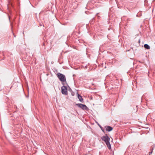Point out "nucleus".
Listing matches in <instances>:
<instances>
[{"mask_svg": "<svg viewBox=\"0 0 155 155\" xmlns=\"http://www.w3.org/2000/svg\"><path fill=\"white\" fill-rule=\"evenodd\" d=\"M101 139L105 142L108 148L109 149H110L111 148V147L110 143V138L108 136L107 134H106L105 136H102L101 137Z\"/></svg>", "mask_w": 155, "mask_h": 155, "instance_id": "1", "label": "nucleus"}, {"mask_svg": "<svg viewBox=\"0 0 155 155\" xmlns=\"http://www.w3.org/2000/svg\"><path fill=\"white\" fill-rule=\"evenodd\" d=\"M57 77L61 82H64L66 81V78L65 75L60 73H58L57 74Z\"/></svg>", "mask_w": 155, "mask_h": 155, "instance_id": "2", "label": "nucleus"}, {"mask_svg": "<svg viewBox=\"0 0 155 155\" xmlns=\"http://www.w3.org/2000/svg\"><path fill=\"white\" fill-rule=\"evenodd\" d=\"M76 105L84 110L87 111L89 110L87 107L85 105L82 104H76Z\"/></svg>", "mask_w": 155, "mask_h": 155, "instance_id": "3", "label": "nucleus"}, {"mask_svg": "<svg viewBox=\"0 0 155 155\" xmlns=\"http://www.w3.org/2000/svg\"><path fill=\"white\" fill-rule=\"evenodd\" d=\"M61 92L63 94H68V91L67 87L65 86H63L61 88Z\"/></svg>", "mask_w": 155, "mask_h": 155, "instance_id": "4", "label": "nucleus"}, {"mask_svg": "<svg viewBox=\"0 0 155 155\" xmlns=\"http://www.w3.org/2000/svg\"><path fill=\"white\" fill-rule=\"evenodd\" d=\"M78 97L79 101L82 103H83L84 101L83 98L78 93Z\"/></svg>", "mask_w": 155, "mask_h": 155, "instance_id": "5", "label": "nucleus"}, {"mask_svg": "<svg viewBox=\"0 0 155 155\" xmlns=\"http://www.w3.org/2000/svg\"><path fill=\"white\" fill-rule=\"evenodd\" d=\"M105 128H106V130L108 131H111L113 129L112 127L108 126H106L105 127Z\"/></svg>", "mask_w": 155, "mask_h": 155, "instance_id": "6", "label": "nucleus"}, {"mask_svg": "<svg viewBox=\"0 0 155 155\" xmlns=\"http://www.w3.org/2000/svg\"><path fill=\"white\" fill-rule=\"evenodd\" d=\"M144 47L146 49H149L150 48V46L147 44H145L144 45Z\"/></svg>", "mask_w": 155, "mask_h": 155, "instance_id": "7", "label": "nucleus"}, {"mask_svg": "<svg viewBox=\"0 0 155 155\" xmlns=\"http://www.w3.org/2000/svg\"><path fill=\"white\" fill-rule=\"evenodd\" d=\"M100 128H101V130H102L104 132V130L103 129V128L102 127H100Z\"/></svg>", "mask_w": 155, "mask_h": 155, "instance_id": "8", "label": "nucleus"}, {"mask_svg": "<svg viewBox=\"0 0 155 155\" xmlns=\"http://www.w3.org/2000/svg\"><path fill=\"white\" fill-rule=\"evenodd\" d=\"M152 153V151H151V152H150L149 153V155H150V154H151Z\"/></svg>", "mask_w": 155, "mask_h": 155, "instance_id": "9", "label": "nucleus"}]
</instances>
